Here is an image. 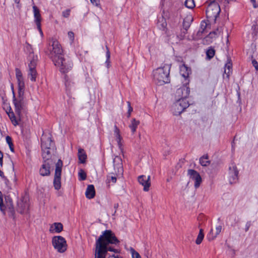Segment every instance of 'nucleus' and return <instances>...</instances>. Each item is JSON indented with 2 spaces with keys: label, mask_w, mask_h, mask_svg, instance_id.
Here are the masks:
<instances>
[{
  "label": "nucleus",
  "mask_w": 258,
  "mask_h": 258,
  "mask_svg": "<svg viewBox=\"0 0 258 258\" xmlns=\"http://www.w3.org/2000/svg\"><path fill=\"white\" fill-rule=\"evenodd\" d=\"M204 237V234L203 232V230L202 229H200L199 233L198 235V237L196 240V243L197 244H200L202 242L203 238Z\"/></svg>",
  "instance_id": "32"
},
{
  "label": "nucleus",
  "mask_w": 258,
  "mask_h": 258,
  "mask_svg": "<svg viewBox=\"0 0 258 258\" xmlns=\"http://www.w3.org/2000/svg\"><path fill=\"white\" fill-rule=\"evenodd\" d=\"M107 258H123L122 256L115 254L109 255Z\"/></svg>",
  "instance_id": "53"
},
{
  "label": "nucleus",
  "mask_w": 258,
  "mask_h": 258,
  "mask_svg": "<svg viewBox=\"0 0 258 258\" xmlns=\"http://www.w3.org/2000/svg\"><path fill=\"white\" fill-rule=\"evenodd\" d=\"M29 57L30 62L28 63V76L30 78L31 81L35 82L36 81V78L37 75L36 70L37 56H35L33 53H31Z\"/></svg>",
  "instance_id": "5"
},
{
  "label": "nucleus",
  "mask_w": 258,
  "mask_h": 258,
  "mask_svg": "<svg viewBox=\"0 0 258 258\" xmlns=\"http://www.w3.org/2000/svg\"><path fill=\"white\" fill-rule=\"evenodd\" d=\"M79 176L80 180H84L86 178V174L83 170H80L79 172Z\"/></svg>",
  "instance_id": "45"
},
{
  "label": "nucleus",
  "mask_w": 258,
  "mask_h": 258,
  "mask_svg": "<svg viewBox=\"0 0 258 258\" xmlns=\"http://www.w3.org/2000/svg\"><path fill=\"white\" fill-rule=\"evenodd\" d=\"M65 85L68 89H71L72 86L74 85V83L72 82L70 80L66 79Z\"/></svg>",
  "instance_id": "44"
},
{
  "label": "nucleus",
  "mask_w": 258,
  "mask_h": 258,
  "mask_svg": "<svg viewBox=\"0 0 258 258\" xmlns=\"http://www.w3.org/2000/svg\"><path fill=\"white\" fill-rule=\"evenodd\" d=\"M0 176L3 178H5L4 173L0 170Z\"/></svg>",
  "instance_id": "57"
},
{
  "label": "nucleus",
  "mask_w": 258,
  "mask_h": 258,
  "mask_svg": "<svg viewBox=\"0 0 258 258\" xmlns=\"http://www.w3.org/2000/svg\"><path fill=\"white\" fill-rule=\"evenodd\" d=\"M52 49L50 53L51 55L52 60L53 61L54 57H60L62 55H63V54L62 48L58 41L52 39Z\"/></svg>",
  "instance_id": "10"
},
{
  "label": "nucleus",
  "mask_w": 258,
  "mask_h": 258,
  "mask_svg": "<svg viewBox=\"0 0 258 258\" xmlns=\"http://www.w3.org/2000/svg\"><path fill=\"white\" fill-rule=\"evenodd\" d=\"M53 145L51 138L43 136L41 138V148L42 149H50Z\"/></svg>",
  "instance_id": "22"
},
{
  "label": "nucleus",
  "mask_w": 258,
  "mask_h": 258,
  "mask_svg": "<svg viewBox=\"0 0 258 258\" xmlns=\"http://www.w3.org/2000/svg\"><path fill=\"white\" fill-rule=\"evenodd\" d=\"M116 182V177L115 176H113L111 174L107 176V183H109L112 182L115 183Z\"/></svg>",
  "instance_id": "41"
},
{
  "label": "nucleus",
  "mask_w": 258,
  "mask_h": 258,
  "mask_svg": "<svg viewBox=\"0 0 258 258\" xmlns=\"http://www.w3.org/2000/svg\"><path fill=\"white\" fill-rule=\"evenodd\" d=\"M227 221L230 223L232 226H234L239 222V218L235 214H233L228 217Z\"/></svg>",
  "instance_id": "29"
},
{
  "label": "nucleus",
  "mask_w": 258,
  "mask_h": 258,
  "mask_svg": "<svg viewBox=\"0 0 258 258\" xmlns=\"http://www.w3.org/2000/svg\"><path fill=\"white\" fill-rule=\"evenodd\" d=\"M68 37H69L71 41L72 42H73L74 40V34L73 32L72 31H70L68 32Z\"/></svg>",
  "instance_id": "48"
},
{
  "label": "nucleus",
  "mask_w": 258,
  "mask_h": 258,
  "mask_svg": "<svg viewBox=\"0 0 258 258\" xmlns=\"http://www.w3.org/2000/svg\"><path fill=\"white\" fill-rule=\"evenodd\" d=\"M114 136L115 138V140L116 141L118 148L121 151H122V144L121 143V141L122 140V137H121L119 129L117 127V126L115 125L114 126Z\"/></svg>",
  "instance_id": "20"
},
{
  "label": "nucleus",
  "mask_w": 258,
  "mask_h": 258,
  "mask_svg": "<svg viewBox=\"0 0 258 258\" xmlns=\"http://www.w3.org/2000/svg\"><path fill=\"white\" fill-rule=\"evenodd\" d=\"M85 195L88 199H93L95 197V190L93 185L90 184L88 185L85 192Z\"/></svg>",
  "instance_id": "25"
},
{
  "label": "nucleus",
  "mask_w": 258,
  "mask_h": 258,
  "mask_svg": "<svg viewBox=\"0 0 258 258\" xmlns=\"http://www.w3.org/2000/svg\"><path fill=\"white\" fill-rule=\"evenodd\" d=\"M118 207V204H115L114 205V209H117Z\"/></svg>",
  "instance_id": "59"
},
{
  "label": "nucleus",
  "mask_w": 258,
  "mask_h": 258,
  "mask_svg": "<svg viewBox=\"0 0 258 258\" xmlns=\"http://www.w3.org/2000/svg\"><path fill=\"white\" fill-rule=\"evenodd\" d=\"M4 208H5V206L3 205L2 193L0 191V210L5 215V209Z\"/></svg>",
  "instance_id": "43"
},
{
  "label": "nucleus",
  "mask_w": 258,
  "mask_h": 258,
  "mask_svg": "<svg viewBox=\"0 0 258 258\" xmlns=\"http://www.w3.org/2000/svg\"><path fill=\"white\" fill-rule=\"evenodd\" d=\"M37 29H38V30H39V31L40 32V34L41 35H43V32H42V29L41 28V24L39 25V27L37 26Z\"/></svg>",
  "instance_id": "56"
},
{
  "label": "nucleus",
  "mask_w": 258,
  "mask_h": 258,
  "mask_svg": "<svg viewBox=\"0 0 258 258\" xmlns=\"http://www.w3.org/2000/svg\"><path fill=\"white\" fill-rule=\"evenodd\" d=\"M6 142L7 143H8V144L9 145V146L10 147V149L11 150V151L13 152H14V145H13V142H12V138L8 136L6 137Z\"/></svg>",
  "instance_id": "40"
},
{
  "label": "nucleus",
  "mask_w": 258,
  "mask_h": 258,
  "mask_svg": "<svg viewBox=\"0 0 258 258\" xmlns=\"http://www.w3.org/2000/svg\"><path fill=\"white\" fill-rule=\"evenodd\" d=\"M215 54V51L212 47H209V49L206 51L207 57L210 59L214 57Z\"/></svg>",
  "instance_id": "33"
},
{
  "label": "nucleus",
  "mask_w": 258,
  "mask_h": 258,
  "mask_svg": "<svg viewBox=\"0 0 258 258\" xmlns=\"http://www.w3.org/2000/svg\"><path fill=\"white\" fill-rule=\"evenodd\" d=\"M70 14V10H67L65 11H63L62 12V15L64 17L67 18L69 16Z\"/></svg>",
  "instance_id": "49"
},
{
  "label": "nucleus",
  "mask_w": 258,
  "mask_h": 258,
  "mask_svg": "<svg viewBox=\"0 0 258 258\" xmlns=\"http://www.w3.org/2000/svg\"><path fill=\"white\" fill-rule=\"evenodd\" d=\"M33 11L34 13V21L37 26L39 27L41 24V17L39 9L35 5L33 6Z\"/></svg>",
  "instance_id": "21"
},
{
  "label": "nucleus",
  "mask_w": 258,
  "mask_h": 258,
  "mask_svg": "<svg viewBox=\"0 0 258 258\" xmlns=\"http://www.w3.org/2000/svg\"><path fill=\"white\" fill-rule=\"evenodd\" d=\"M138 181L142 185L144 186V190L148 191L151 185L150 176L140 175L138 177Z\"/></svg>",
  "instance_id": "18"
},
{
  "label": "nucleus",
  "mask_w": 258,
  "mask_h": 258,
  "mask_svg": "<svg viewBox=\"0 0 258 258\" xmlns=\"http://www.w3.org/2000/svg\"><path fill=\"white\" fill-rule=\"evenodd\" d=\"M192 21V18L190 17H187L185 18L183 22V26L184 28L185 31H184L182 33L183 34V36H181L180 37H179L178 36H177V38L180 40H182L184 38V36L188 29V28L190 26V22Z\"/></svg>",
  "instance_id": "24"
},
{
  "label": "nucleus",
  "mask_w": 258,
  "mask_h": 258,
  "mask_svg": "<svg viewBox=\"0 0 258 258\" xmlns=\"http://www.w3.org/2000/svg\"><path fill=\"white\" fill-rule=\"evenodd\" d=\"M130 251L132 254V258H142L140 254L133 248H131Z\"/></svg>",
  "instance_id": "42"
},
{
  "label": "nucleus",
  "mask_w": 258,
  "mask_h": 258,
  "mask_svg": "<svg viewBox=\"0 0 258 258\" xmlns=\"http://www.w3.org/2000/svg\"><path fill=\"white\" fill-rule=\"evenodd\" d=\"M113 162L114 173L116 174L121 175L123 173V168L122 165V160L121 158L118 156H116L113 159Z\"/></svg>",
  "instance_id": "16"
},
{
  "label": "nucleus",
  "mask_w": 258,
  "mask_h": 258,
  "mask_svg": "<svg viewBox=\"0 0 258 258\" xmlns=\"http://www.w3.org/2000/svg\"><path fill=\"white\" fill-rule=\"evenodd\" d=\"M50 149H42V156L44 160H51L50 159L51 154L49 151Z\"/></svg>",
  "instance_id": "30"
},
{
  "label": "nucleus",
  "mask_w": 258,
  "mask_h": 258,
  "mask_svg": "<svg viewBox=\"0 0 258 258\" xmlns=\"http://www.w3.org/2000/svg\"><path fill=\"white\" fill-rule=\"evenodd\" d=\"M14 1L17 4H19L20 3V0H14Z\"/></svg>",
  "instance_id": "60"
},
{
  "label": "nucleus",
  "mask_w": 258,
  "mask_h": 258,
  "mask_svg": "<svg viewBox=\"0 0 258 258\" xmlns=\"http://www.w3.org/2000/svg\"><path fill=\"white\" fill-rule=\"evenodd\" d=\"M213 1L208 5L206 10V15L210 20L215 21L220 12V8L219 5Z\"/></svg>",
  "instance_id": "6"
},
{
  "label": "nucleus",
  "mask_w": 258,
  "mask_h": 258,
  "mask_svg": "<svg viewBox=\"0 0 258 258\" xmlns=\"http://www.w3.org/2000/svg\"><path fill=\"white\" fill-rule=\"evenodd\" d=\"M188 82L185 83V85H183L182 87L178 89L176 92V95L179 98L186 99L190 93L189 88L187 86Z\"/></svg>",
  "instance_id": "14"
},
{
  "label": "nucleus",
  "mask_w": 258,
  "mask_h": 258,
  "mask_svg": "<svg viewBox=\"0 0 258 258\" xmlns=\"http://www.w3.org/2000/svg\"><path fill=\"white\" fill-rule=\"evenodd\" d=\"M251 62L252 66L254 67L255 70L257 71H258V62L254 58L253 56H251Z\"/></svg>",
  "instance_id": "46"
},
{
  "label": "nucleus",
  "mask_w": 258,
  "mask_h": 258,
  "mask_svg": "<svg viewBox=\"0 0 258 258\" xmlns=\"http://www.w3.org/2000/svg\"><path fill=\"white\" fill-rule=\"evenodd\" d=\"M78 158L81 163H84L86 162L87 155L83 149L78 150Z\"/></svg>",
  "instance_id": "28"
},
{
  "label": "nucleus",
  "mask_w": 258,
  "mask_h": 258,
  "mask_svg": "<svg viewBox=\"0 0 258 258\" xmlns=\"http://www.w3.org/2000/svg\"><path fill=\"white\" fill-rule=\"evenodd\" d=\"M5 181V183L8 186L9 183V180L5 177V178H3Z\"/></svg>",
  "instance_id": "58"
},
{
  "label": "nucleus",
  "mask_w": 258,
  "mask_h": 258,
  "mask_svg": "<svg viewBox=\"0 0 258 258\" xmlns=\"http://www.w3.org/2000/svg\"><path fill=\"white\" fill-rule=\"evenodd\" d=\"M11 88L13 94V103L15 107L16 112L20 115L22 110H23L25 106L26 102L24 100V91H18V96L17 98L16 97L14 91L13 85H12Z\"/></svg>",
  "instance_id": "4"
},
{
  "label": "nucleus",
  "mask_w": 258,
  "mask_h": 258,
  "mask_svg": "<svg viewBox=\"0 0 258 258\" xmlns=\"http://www.w3.org/2000/svg\"><path fill=\"white\" fill-rule=\"evenodd\" d=\"M15 73L18 86V91H24L25 82L22 73L18 68L15 69Z\"/></svg>",
  "instance_id": "15"
},
{
  "label": "nucleus",
  "mask_w": 258,
  "mask_h": 258,
  "mask_svg": "<svg viewBox=\"0 0 258 258\" xmlns=\"http://www.w3.org/2000/svg\"><path fill=\"white\" fill-rule=\"evenodd\" d=\"M140 123V121L136 120L135 118H133L131 120V123L128 126L131 130L133 134H135V133L136 132L137 128L138 127Z\"/></svg>",
  "instance_id": "27"
},
{
  "label": "nucleus",
  "mask_w": 258,
  "mask_h": 258,
  "mask_svg": "<svg viewBox=\"0 0 258 258\" xmlns=\"http://www.w3.org/2000/svg\"><path fill=\"white\" fill-rule=\"evenodd\" d=\"M119 241L111 230L104 231L96 242V250L95 258H106L108 251L116 252V250L108 245L117 244Z\"/></svg>",
  "instance_id": "1"
},
{
  "label": "nucleus",
  "mask_w": 258,
  "mask_h": 258,
  "mask_svg": "<svg viewBox=\"0 0 258 258\" xmlns=\"http://www.w3.org/2000/svg\"><path fill=\"white\" fill-rule=\"evenodd\" d=\"M53 62L62 73H68L73 67L72 60L68 56L64 57L62 55L60 57H55Z\"/></svg>",
  "instance_id": "3"
},
{
  "label": "nucleus",
  "mask_w": 258,
  "mask_h": 258,
  "mask_svg": "<svg viewBox=\"0 0 258 258\" xmlns=\"http://www.w3.org/2000/svg\"><path fill=\"white\" fill-rule=\"evenodd\" d=\"M191 70L185 64H182L180 67V74L186 81L188 78Z\"/></svg>",
  "instance_id": "26"
},
{
  "label": "nucleus",
  "mask_w": 258,
  "mask_h": 258,
  "mask_svg": "<svg viewBox=\"0 0 258 258\" xmlns=\"http://www.w3.org/2000/svg\"><path fill=\"white\" fill-rule=\"evenodd\" d=\"M52 164V160H44L39 170L40 175L43 176L49 175L50 173V166Z\"/></svg>",
  "instance_id": "12"
},
{
  "label": "nucleus",
  "mask_w": 258,
  "mask_h": 258,
  "mask_svg": "<svg viewBox=\"0 0 258 258\" xmlns=\"http://www.w3.org/2000/svg\"><path fill=\"white\" fill-rule=\"evenodd\" d=\"M251 3H252L253 7L254 8H256L257 7V6L256 5V2L255 0H250Z\"/></svg>",
  "instance_id": "55"
},
{
  "label": "nucleus",
  "mask_w": 258,
  "mask_h": 258,
  "mask_svg": "<svg viewBox=\"0 0 258 258\" xmlns=\"http://www.w3.org/2000/svg\"><path fill=\"white\" fill-rule=\"evenodd\" d=\"M170 69L168 66L158 68L153 71V79L156 84L163 85L168 83L169 80Z\"/></svg>",
  "instance_id": "2"
},
{
  "label": "nucleus",
  "mask_w": 258,
  "mask_h": 258,
  "mask_svg": "<svg viewBox=\"0 0 258 258\" xmlns=\"http://www.w3.org/2000/svg\"><path fill=\"white\" fill-rule=\"evenodd\" d=\"M158 26L160 29H162L163 30H164L166 27L167 23L166 20L163 18L159 19L158 22Z\"/></svg>",
  "instance_id": "35"
},
{
  "label": "nucleus",
  "mask_w": 258,
  "mask_h": 258,
  "mask_svg": "<svg viewBox=\"0 0 258 258\" xmlns=\"http://www.w3.org/2000/svg\"><path fill=\"white\" fill-rule=\"evenodd\" d=\"M222 226L221 225H218L216 227L215 232H214L213 229L212 228L207 235V238L209 241L213 240L215 239L217 236L221 232Z\"/></svg>",
  "instance_id": "19"
},
{
  "label": "nucleus",
  "mask_w": 258,
  "mask_h": 258,
  "mask_svg": "<svg viewBox=\"0 0 258 258\" xmlns=\"http://www.w3.org/2000/svg\"><path fill=\"white\" fill-rule=\"evenodd\" d=\"M90 1L95 6L98 7L100 5L99 0H90Z\"/></svg>",
  "instance_id": "51"
},
{
  "label": "nucleus",
  "mask_w": 258,
  "mask_h": 258,
  "mask_svg": "<svg viewBox=\"0 0 258 258\" xmlns=\"http://www.w3.org/2000/svg\"><path fill=\"white\" fill-rule=\"evenodd\" d=\"M204 29L205 28L203 29V31H202V32H203V31L204 30Z\"/></svg>",
  "instance_id": "61"
},
{
  "label": "nucleus",
  "mask_w": 258,
  "mask_h": 258,
  "mask_svg": "<svg viewBox=\"0 0 258 258\" xmlns=\"http://www.w3.org/2000/svg\"><path fill=\"white\" fill-rule=\"evenodd\" d=\"M18 211L21 214L27 213L29 210V204L26 198H23L18 203Z\"/></svg>",
  "instance_id": "17"
},
{
  "label": "nucleus",
  "mask_w": 258,
  "mask_h": 258,
  "mask_svg": "<svg viewBox=\"0 0 258 258\" xmlns=\"http://www.w3.org/2000/svg\"><path fill=\"white\" fill-rule=\"evenodd\" d=\"M238 171L235 165L232 164L229 167L228 178L230 183H235L238 179Z\"/></svg>",
  "instance_id": "13"
},
{
  "label": "nucleus",
  "mask_w": 258,
  "mask_h": 258,
  "mask_svg": "<svg viewBox=\"0 0 258 258\" xmlns=\"http://www.w3.org/2000/svg\"><path fill=\"white\" fill-rule=\"evenodd\" d=\"M62 162L59 159L55 164V175L53 185L55 189L58 190L61 187V174Z\"/></svg>",
  "instance_id": "9"
},
{
  "label": "nucleus",
  "mask_w": 258,
  "mask_h": 258,
  "mask_svg": "<svg viewBox=\"0 0 258 258\" xmlns=\"http://www.w3.org/2000/svg\"><path fill=\"white\" fill-rule=\"evenodd\" d=\"M251 222L250 221H248L246 222V224H245V231L246 232H247L249 229V227H250L251 226Z\"/></svg>",
  "instance_id": "52"
},
{
  "label": "nucleus",
  "mask_w": 258,
  "mask_h": 258,
  "mask_svg": "<svg viewBox=\"0 0 258 258\" xmlns=\"http://www.w3.org/2000/svg\"><path fill=\"white\" fill-rule=\"evenodd\" d=\"M52 244L54 249L58 252L63 253L67 249L66 239L61 236H55L52 238Z\"/></svg>",
  "instance_id": "7"
},
{
  "label": "nucleus",
  "mask_w": 258,
  "mask_h": 258,
  "mask_svg": "<svg viewBox=\"0 0 258 258\" xmlns=\"http://www.w3.org/2000/svg\"><path fill=\"white\" fill-rule=\"evenodd\" d=\"M187 175L190 179L195 181V188H198L202 182V178L200 174L195 170L189 169L187 171Z\"/></svg>",
  "instance_id": "11"
},
{
  "label": "nucleus",
  "mask_w": 258,
  "mask_h": 258,
  "mask_svg": "<svg viewBox=\"0 0 258 258\" xmlns=\"http://www.w3.org/2000/svg\"><path fill=\"white\" fill-rule=\"evenodd\" d=\"M189 106L186 99L179 98L172 105V110L174 115H179Z\"/></svg>",
  "instance_id": "8"
},
{
  "label": "nucleus",
  "mask_w": 258,
  "mask_h": 258,
  "mask_svg": "<svg viewBox=\"0 0 258 258\" xmlns=\"http://www.w3.org/2000/svg\"><path fill=\"white\" fill-rule=\"evenodd\" d=\"M184 5L186 7L189 9H192L195 7L194 0H186Z\"/></svg>",
  "instance_id": "39"
},
{
  "label": "nucleus",
  "mask_w": 258,
  "mask_h": 258,
  "mask_svg": "<svg viewBox=\"0 0 258 258\" xmlns=\"http://www.w3.org/2000/svg\"><path fill=\"white\" fill-rule=\"evenodd\" d=\"M200 162L203 166H207L209 165L210 163L207 155L202 157L200 159Z\"/></svg>",
  "instance_id": "31"
},
{
  "label": "nucleus",
  "mask_w": 258,
  "mask_h": 258,
  "mask_svg": "<svg viewBox=\"0 0 258 258\" xmlns=\"http://www.w3.org/2000/svg\"><path fill=\"white\" fill-rule=\"evenodd\" d=\"M62 224L59 222H55L50 225L49 228V232L52 233H59L62 231Z\"/></svg>",
  "instance_id": "23"
},
{
  "label": "nucleus",
  "mask_w": 258,
  "mask_h": 258,
  "mask_svg": "<svg viewBox=\"0 0 258 258\" xmlns=\"http://www.w3.org/2000/svg\"><path fill=\"white\" fill-rule=\"evenodd\" d=\"M106 49H107V51H106V57H107V60H106V63L108 62V61H109V59H110V52H109V49L108 48L107 46H106Z\"/></svg>",
  "instance_id": "50"
},
{
  "label": "nucleus",
  "mask_w": 258,
  "mask_h": 258,
  "mask_svg": "<svg viewBox=\"0 0 258 258\" xmlns=\"http://www.w3.org/2000/svg\"><path fill=\"white\" fill-rule=\"evenodd\" d=\"M8 115L10 119H11L12 123L15 126L17 125L18 124V122L16 120L14 113L13 111H10L8 112Z\"/></svg>",
  "instance_id": "37"
},
{
  "label": "nucleus",
  "mask_w": 258,
  "mask_h": 258,
  "mask_svg": "<svg viewBox=\"0 0 258 258\" xmlns=\"http://www.w3.org/2000/svg\"><path fill=\"white\" fill-rule=\"evenodd\" d=\"M127 106H128V115L127 117H129L131 116V114L132 111H133V108L131 106V103L130 102H127Z\"/></svg>",
  "instance_id": "47"
},
{
  "label": "nucleus",
  "mask_w": 258,
  "mask_h": 258,
  "mask_svg": "<svg viewBox=\"0 0 258 258\" xmlns=\"http://www.w3.org/2000/svg\"><path fill=\"white\" fill-rule=\"evenodd\" d=\"M3 154L0 151V165L2 166L3 165Z\"/></svg>",
  "instance_id": "54"
},
{
  "label": "nucleus",
  "mask_w": 258,
  "mask_h": 258,
  "mask_svg": "<svg viewBox=\"0 0 258 258\" xmlns=\"http://www.w3.org/2000/svg\"><path fill=\"white\" fill-rule=\"evenodd\" d=\"M4 208L5 209V211L6 210H8L10 216H13L14 215L15 212L13 206L12 204H10V205H8L7 207L5 206Z\"/></svg>",
  "instance_id": "38"
},
{
  "label": "nucleus",
  "mask_w": 258,
  "mask_h": 258,
  "mask_svg": "<svg viewBox=\"0 0 258 258\" xmlns=\"http://www.w3.org/2000/svg\"><path fill=\"white\" fill-rule=\"evenodd\" d=\"M221 29H217L216 31H213L212 32H210L209 35L206 37V39L207 40L210 39V38H215L217 36L219 35L221 33Z\"/></svg>",
  "instance_id": "34"
},
{
  "label": "nucleus",
  "mask_w": 258,
  "mask_h": 258,
  "mask_svg": "<svg viewBox=\"0 0 258 258\" xmlns=\"http://www.w3.org/2000/svg\"><path fill=\"white\" fill-rule=\"evenodd\" d=\"M232 68V64L229 62L225 64L224 74L228 77L231 73Z\"/></svg>",
  "instance_id": "36"
}]
</instances>
